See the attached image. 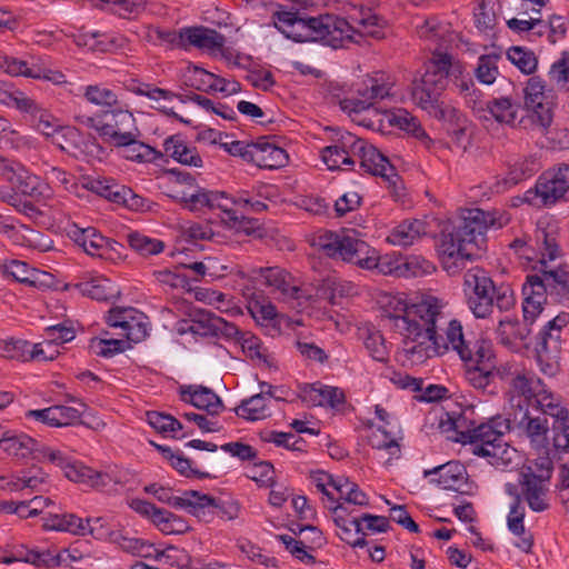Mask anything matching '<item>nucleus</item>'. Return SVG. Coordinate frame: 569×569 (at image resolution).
Wrapping results in <instances>:
<instances>
[{"instance_id":"nucleus-9","label":"nucleus","mask_w":569,"mask_h":569,"mask_svg":"<svg viewBox=\"0 0 569 569\" xmlns=\"http://www.w3.org/2000/svg\"><path fill=\"white\" fill-rule=\"evenodd\" d=\"M106 121H97L92 117H77L81 123L93 128L104 142L109 144H129L133 141V132H138L136 119L122 102L113 109L103 111Z\"/></svg>"},{"instance_id":"nucleus-53","label":"nucleus","mask_w":569,"mask_h":569,"mask_svg":"<svg viewBox=\"0 0 569 569\" xmlns=\"http://www.w3.org/2000/svg\"><path fill=\"white\" fill-rule=\"evenodd\" d=\"M196 490H184L180 496H176L170 488L160 486L156 498L163 503L173 508L183 509L191 515V509L194 503V498H191V495H196Z\"/></svg>"},{"instance_id":"nucleus-57","label":"nucleus","mask_w":569,"mask_h":569,"mask_svg":"<svg viewBox=\"0 0 569 569\" xmlns=\"http://www.w3.org/2000/svg\"><path fill=\"white\" fill-rule=\"evenodd\" d=\"M31 120L37 130L47 137L53 138L59 129H62V126L59 124V120L43 108L42 104L33 112Z\"/></svg>"},{"instance_id":"nucleus-30","label":"nucleus","mask_w":569,"mask_h":569,"mask_svg":"<svg viewBox=\"0 0 569 569\" xmlns=\"http://www.w3.org/2000/svg\"><path fill=\"white\" fill-rule=\"evenodd\" d=\"M0 69L10 76H23L32 79H46L54 83L64 82V74L60 71L41 67L39 64L29 66L28 62L17 58L0 56Z\"/></svg>"},{"instance_id":"nucleus-49","label":"nucleus","mask_w":569,"mask_h":569,"mask_svg":"<svg viewBox=\"0 0 569 569\" xmlns=\"http://www.w3.org/2000/svg\"><path fill=\"white\" fill-rule=\"evenodd\" d=\"M17 562H26L37 567H51L52 553L49 550L29 549L26 545L10 548Z\"/></svg>"},{"instance_id":"nucleus-64","label":"nucleus","mask_w":569,"mask_h":569,"mask_svg":"<svg viewBox=\"0 0 569 569\" xmlns=\"http://www.w3.org/2000/svg\"><path fill=\"white\" fill-rule=\"evenodd\" d=\"M214 73L201 67L193 66L189 69L187 84L206 93L212 92Z\"/></svg>"},{"instance_id":"nucleus-20","label":"nucleus","mask_w":569,"mask_h":569,"mask_svg":"<svg viewBox=\"0 0 569 569\" xmlns=\"http://www.w3.org/2000/svg\"><path fill=\"white\" fill-rule=\"evenodd\" d=\"M191 498H194L191 515L202 521L209 522L213 517L230 521L239 517L240 506L234 500L216 499L199 491Z\"/></svg>"},{"instance_id":"nucleus-62","label":"nucleus","mask_w":569,"mask_h":569,"mask_svg":"<svg viewBox=\"0 0 569 569\" xmlns=\"http://www.w3.org/2000/svg\"><path fill=\"white\" fill-rule=\"evenodd\" d=\"M248 309L258 322H271L278 316L276 307L262 296L250 299Z\"/></svg>"},{"instance_id":"nucleus-3","label":"nucleus","mask_w":569,"mask_h":569,"mask_svg":"<svg viewBox=\"0 0 569 569\" xmlns=\"http://www.w3.org/2000/svg\"><path fill=\"white\" fill-rule=\"evenodd\" d=\"M493 221L490 212L475 208L443 224L437 240V251L448 274H458L478 257L480 241Z\"/></svg>"},{"instance_id":"nucleus-2","label":"nucleus","mask_w":569,"mask_h":569,"mask_svg":"<svg viewBox=\"0 0 569 569\" xmlns=\"http://www.w3.org/2000/svg\"><path fill=\"white\" fill-rule=\"evenodd\" d=\"M508 386L505 425L509 431L526 435L537 452L536 462H552L569 452V411L539 378L528 377L523 369L500 372Z\"/></svg>"},{"instance_id":"nucleus-46","label":"nucleus","mask_w":569,"mask_h":569,"mask_svg":"<svg viewBox=\"0 0 569 569\" xmlns=\"http://www.w3.org/2000/svg\"><path fill=\"white\" fill-rule=\"evenodd\" d=\"M555 106L553 99H550L527 107L531 111L529 118L533 129L538 130L541 134H548L553 123Z\"/></svg>"},{"instance_id":"nucleus-1","label":"nucleus","mask_w":569,"mask_h":569,"mask_svg":"<svg viewBox=\"0 0 569 569\" xmlns=\"http://www.w3.org/2000/svg\"><path fill=\"white\" fill-rule=\"evenodd\" d=\"M443 319L436 299L406 307L402 315H391L392 327L403 337V350L412 361L422 362L445 353L451 347L465 362L475 365L472 382L478 389L495 395L496 353L491 341L466 339L460 321H449L445 336L438 332Z\"/></svg>"},{"instance_id":"nucleus-48","label":"nucleus","mask_w":569,"mask_h":569,"mask_svg":"<svg viewBox=\"0 0 569 569\" xmlns=\"http://www.w3.org/2000/svg\"><path fill=\"white\" fill-rule=\"evenodd\" d=\"M336 490L339 493V498L342 502L338 505H346L348 512L352 515L353 510L350 508L353 506H367L369 503L368 496L360 490L359 486L349 479L339 478L336 485Z\"/></svg>"},{"instance_id":"nucleus-61","label":"nucleus","mask_w":569,"mask_h":569,"mask_svg":"<svg viewBox=\"0 0 569 569\" xmlns=\"http://www.w3.org/2000/svg\"><path fill=\"white\" fill-rule=\"evenodd\" d=\"M498 73V53L491 52L482 54L479 58L478 67L476 69L477 79L485 83L491 84L496 81Z\"/></svg>"},{"instance_id":"nucleus-50","label":"nucleus","mask_w":569,"mask_h":569,"mask_svg":"<svg viewBox=\"0 0 569 569\" xmlns=\"http://www.w3.org/2000/svg\"><path fill=\"white\" fill-rule=\"evenodd\" d=\"M508 60L523 74H533L538 68V58L535 52L525 47L515 46L507 50Z\"/></svg>"},{"instance_id":"nucleus-21","label":"nucleus","mask_w":569,"mask_h":569,"mask_svg":"<svg viewBox=\"0 0 569 569\" xmlns=\"http://www.w3.org/2000/svg\"><path fill=\"white\" fill-rule=\"evenodd\" d=\"M61 151L74 158L84 156H99L103 152L102 147L96 141L94 138L84 137L77 128L66 126L54 134L52 138Z\"/></svg>"},{"instance_id":"nucleus-6","label":"nucleus","mask_w":569,"mask_h":569,"mask_svg":"<svg viewBox=\"0 0 569 569\" xmlns=\"http://www.w3.org/2000/svg\"><path fill=\"white\" fill-rule=\"evenodd\" d=\"M536 242L541 253L539 263L540 274H530L529 281L535 284L540 283L545 289V295L555 297L560 303L569 306V270L567 264H559L551 268L548 261H553L561 257V248L553 233L545 229L536 231Z\"/></svg>"},{"instance_id":"nucleus-33","label":"nucleus","mask_w":569,"mask_h":569,"mask_svg":"<svg viewBox=\"0 0 569 569\" xmlns=\"http://www.w3.org/2000/svg\"><path fill=\"white\" fill-rule=\"evenodd\" d=\"M186 49L194 47L206 50L211 54H217L218 50H222L226 43V37L214 29L207 27H184Z\"/></svg>"},{"instance_id":"nucleus-7","label":"nucleus","mask_w":569,"mask_h":569,"mask_svg":"<svg viewBox=\"0 0 569 569\" xmlns=\"http://www.w3.org/2000/svg\"><path fill=\"white\" fill-rule=\"evenodd\" d=\"M272 23L286 38L296 42H321L333 48L332 37L337 23L341 22L335 14L300 17L298 12L277 11L272 14Z\"/></svg>"},{"instance_id":"nucleus-13","label":"nucleus","mask_w":569,"mask_h":569,"mask_svg":"<svg viewBox=\"0 0 569 569\" xmlns=\"http://www.w3.org/2000/svg\"><path fill=\"white\" fill-rule=\"evenodd\" d=\"M341 23H337V29L333 33V48H341L349 42H358L356 39L359 37H375L381 36L382 19L375 14L370 9H353L348 13L347 18L339 17Z\"/></svg>"},{"instance_id":"nucleus-36","label":"nucleus","mask_w":569,"mask_h":569,"mask_svg":"<svg viewBox=\"0 0 569 569\" xmlns=\"http://www.w3.org/2000/svg\"><path fill=\"white\" fill-rule=\"evenodd\" d=\"M358 160L361 168L373 176H380L381 178L391 177V179L396 176V168L390 163L389 159L369 142L366 143Z\"/></svg>"},{"instance_id":"nucleus-41","label":"nucleus","mask_w":569,"mask_h":569,"mask_svg":"<svg viewBox=\"0 0 569 569\" xmlns=\"http://www.w3.org/2000/svg\"><path fill=\"white\" fill-rule=\"evenodd\" d=\"M76 42L92 51L109 52L121 48L124 39L112 33L94 31L79 34Z\"/></svg>"},{"instance_id":"nucleus-47","label":"nucleus","mask_w":569,"mask_h":569,"mask_svg":"<svg viewBox=\"0 0 569 569\" xmlns=\"http://www.w3.org/2000/svg\"><path fill=\"white\" fill-rule=\"evenodd\" d=\"M147 420L156 431L166 437H172L174 439L187 437V433L179 435V431L183 429V426L171 415L150 411L147 412Z\"/></svg>"},{"instance_id":"nucleus-58","label":"nucleus","mask_w":569,"mask_h":569,"mask_svg":"<svg viewBox=\"0 0 569 569\" xmlns=\"http://www.w3.org/2000/svg\"><path fill=\"white\" fill-rule=\"evenodd\" d=\"M161 513L159 519L156 520V526L164 535H182L190 529L188 522L180 516L164 509Z\"/></svg>"},{"instance_id":"nucleus-32","label":"nucleus","mask_w":569,"mask_h":569,"mask_svg":"<svg viewBox=\"0 0 569 569\" xmlns=\"http://www.w3.org/2000/svg\"><path fill=\"white\" fill-rule=\"evenodd\" d=\"M525 515L526 508L522 503L521 495L515 493V500L511 502L507 516V527L513 536L519 538L516 542V547L529 553L533 546V536L525 527Z\"/></svg>"},{"instance_id":"nucleus-44","label":"nucleus","mask_w":569,"mask_h":569,"mask_svg":"<svg viewBox=\"0 0 569 569\" xmlns=\"http://www.w3.org/2000/svg\"><path fill=\"white\" fill-rule=\"evenodd\" d=\"M427 233V224L422 220L403 221L388 237L395 246L408 247Z\"/></svg>"},{"instance_id":"nucleus-45","label":"nucleus","mask_w":569,"mask_h":569,"mask_svg":"<svg viewBox=\"0 0 569 569\" xmlns=\"http://www.w3.org/2000/svg\"><path fill=\"white\" fill-rule=\"evenodd\" d=\"M267 400L268 398L263 392L257 393L248 399H243L234 411L239 417L251 421L264 419L270 416Z\"/></svg>"},{"instance_id":"nucleus-60","label":"nucleus","mask_w":569,"mask_h":569,"mask_svg":"<svg viewBox=\"0 0 569 569\" xmlns=\"http://www.w3.org/2000/svg\"><path fill=\"white\" fill-rule=\"evenodd\" d=\"M472 110L487 130L495 128L498 121V99L473 100Z\"/></svg>"},{"instance_id":"nucleus-27","label":"nucleus","mask_w":569,"mask_h":569,"mask_svg":"<svg viewBox=\"0 0 569 569\" xmlns=\"http://www.w3.org/2000/svg\"><path fill=\"white\" fill-rule=\"evenodd\" d=\"M417 34L420 39L430 44L432 54L443 53L449 43L453 41L450 24L440 20L438 17H429L417 23Z\"/></svg>"},{"instance_id":"nucleus-37","label":"nucleus","mask_w":569,"mask_h":569,"mask_svg":"<svg viewBox=\"0 0 569 569\" xmlns=\"http://www.w3.org/2000/svg\"><path fill=\"white\" fill-rule=\"evenodd\" d=\"M522 292L525 295L522 303L523 322L530 326L543 311V305L547 300V296L545 295L543 287L540 283L535 284L533 281H529L528 276L527 281L522 287Z\"/></svg>"},{"instance_id":"nucleus-54","label":"nucleus","mask_w":569,"mask_h":569,"mask_svg":"<svg viewBox=\"0 0 569 569\" xmlns=\"http://www.w3.org/2000/svg\"><path fill=\"white\" fill-rule=\"evenodd\" d=\"M550 82L560 91H569V53L562 52L561 57L556 60L548 72Z\"/></svg>"},{"instance_id":"nucleus-24","label":"nucleus","mask_w":569,"mask_h":569,"mask_svg":"<svg viewBox=\"0 0 569 569\" xmlns=\"http://www.w3.org/2000/svg\"><path fill=\"white\" fill-rule=\"evenodd\" d=\"M127 91L132 92L137 96L147 97L153 103L151 107L167 117L179 120L180 122L188 123L182 117L174 112L172 108H168L164 102L177 99L178 93L156 87L152 83H146L138 79H129L123 83Z\"/></svg>"},{"instance_id":"nucleus-42","label":"nucleus","mask_w":569,"mask_h":569,"mask_svg":"<svg viewBox=\"0 0 569 569\" xmlns=\"http://www.w3.org/2000/svg\"><path fill=\"white\" fill-rule=\"evenodd\" d=\"M21 194L31 198L34 201L44 200L50 197L51 189L40 177L30 173L26 168L13 182Z\"/></svg>"},{"instance_id":"nucleus-56","label":"nucleus","mask_w":569,"mask_h":569,"mask_svg":"<svg viewBox=\"0 0 569 569\" xmlns=\"http://www.w3.org/2000/svg\"><path fill=\"white\" fill-rule=\"evenodd\" d=\"M496 2L497 0H479L475 9V21L479 30H493L497 21Z\"/></svg>"},{"instance_id":"nucleus-8","label":"nucleus","mask_w":569,"mask_h":569,"mask_svg":"<svg viewBox=\"0 0 569 569\" xmlns=\"http://www.w3.org/2000/svg\"><path fill=\"white\" fill-rule=\"evenodd\" d=\"M395 79L385 71H375L357 84V97L340 100V108L351 114H360L375 109V104L392 96Z\"/></svg>"},{"instance_id":"nucleus-4","label":"nucleus","mask_w":569,"mask_h":569,"mask_svg":"<svg viewBox=\"0 0 569 569\" xmlns=\"http://www.w3.org/2000/svg\"><path fill=\"white\" fill-rule=\"evenodd\" d=\"M320 250L333 259L352 262L363 269L376 268L382 274L401 277L403 259H391L389 256L377 257L376 250L356 237L355 230L348 232L325 231L316 239Z\"/></svg>"},{"instance_id":"nucleus-63","label":"nucleus","mask_w":569,"mask_h":569,"mask_svg":"<svg viewBox=\"0 0 569 569\" xmlns=\"http://www.w3.org/2000/svg\"><path fill=\"white\" fill-rule=\"evenodd\" d=\"M321 159L329 170L342 169L343 166H353L356 162L349 153L341 151L335 143L322 149Z\"/></svg>"},{"instance_id":"nucleus-15","label":"nucleus","mask_w":569,"mask_h":569,"mask_svg":"<svg viewBox=\"0 0 569 569\" xmlns=\"http://www.w3.org/2000/svg\"><path fill=\"white\" fill-rule=\"evenodd\" d=\"M62 473L70 480L90 488H106L112 483H126L128 473L119 465H103L94 469L90 465H59Z\"/></svg>"},{"instance_id":"nucleus-17","label":"nucleus","mask_w":569,"mask_h":569,"mask_svg":"<svg viewBox=\"0 0 569 569\" xmlns=\"http://www.w3.org/2000/svg\"><path fill=\"white\" fill-rule=\"evenodd\" d=\"M465 290L471 291L468 306L477 318H486L492 312L496 287L483 270L470 269L466 272Z\"/></svg>"},{"instance_id":"nucleus-22","label":"nucleus","mask_w":569,"mask_h":569,"mask_svg":"<svg viewBox=\"0 0 569 569\" xmlns=\"http://www.w3.org/2000/svg\"><path fill=\"white\" fill-rule=\"evenodd\" d=\"M423 477H432L431 483L462 495L469 493L472 488L465 465H437L432 469L423 470Z\"/></svg>"},{"instance_id":"nucleus-23","label":"nucleus","mask_w":569,"mask_h":569,"mask_svg":"<svg viewBox=\"0 0 569 569\" xmlns=\"http://www.w3.org/2000/svg\"><path fill=\"white\" fill-rule=\"evenodd\" d=\"M259 277L268 287L273 288L284 301H298L301 305L302 299H307L301 287L296 283L293 277L284 269L279 267L260 268Z\"/></svg>"},{"instance_id":"nucleus-39","label":"nucleus","mask_w":569,"mask_h":569,"mask_svg":"<svg viewBox=\"0 0 569 569\" xmlns=\"http://www.w3.org/2000/svg\"><path fill=\"white\" fill-rule=\"evenodd\" d=\"M442 90L431 87L425 82L423 79L416 80L412 87V99L423 110L433 114L435 117H442L443 112L440 108V97Z\"/></svg>"},{"instance_id":"nucleus-19","label":"nucleus","mask_w":569,"mask_h":569,"mask_svg":"<svg viewBox=\"0 0 569 569\" xmlns=\"http://www.w3.org/2000/svg\"><path fill=\"white\" fill-rule=\"evenodd\" d=\"M84 187L118 204H123L131 210H141L144 208L146 199L134 193L130 188L118 183L111 178H89Z\"/></svg>"},{"instance_id":"nucleus-26","label":"nucleus","mask_w":569,"mask_h":569,"mask_svg":"<svg viewBox=\"0 0 569 569\" xmlns=\"http://www.w3.org/2000/svg\"><path fill=\"white\" fill-rule=\"evenodd\" d=\"M461 74V64L453 63L452 57L448 53H436L426 63L425 73L421 79L431 87L445 91L451 76Z\"/></svg>"},{"instance_id":"nucleus-28","label":"nucleus","mask_w":569,"mask_h":569,"mask_svg":"<svg viewBox=\"0 0 569 569\" xmlns=\"http://www.w3.org/2000/svg\"><path fill=\"white\" fill-rule=\"evenodd\" d=\"M299 398L309 406L339 409L346 401L345 393L338 387L316 382L299 387Z\"/></svg>"},{"instance_id":"nucleus-38","label":"nucleus","mask_w":569,"mask_h":569,"mask_svg":"<svg viewBox=\"0 0 569 569\" xmlns=\"http://www.w3.org/2000/svg\"><path fill=\"white\" fill-rule=\"evenodd\" d=\"M163 150L168 157H171L181 164L196 168L202 167V159L197 149L188 146L179 134L167 138L163 142Z\"/></svg>"},{"instance_id":"nucleus-25","label":"nucleus","mask_w":569,"mask_h":569,"mask_svg":"<svg viewBox=\"0 0 569 569\" xmlns=\"http://www.w3.org/2000/svg\"><path fill=\"white\" fill-rule=\"evenodd\" d=\"M333 513V521L338 528L337 535L346 543L353 548H362L367 545L363 527L358 517L348 512L346 505L329 506Z\"/></svg>"},{"instance_id":"nucleus-43","label":"nucleus","mask_w":569,"mask_h":569,"mask_svg":"<svg viewBox=\"0 0 569 569\" xmlns=\"http://www.w3.org/2000/svg\"><path fill=\"white\" fill-rule=\"evenodd\" d=\"M288 156L286 151L272 143L257 141L253 151V161L261 168H279L287 163Z\"/></svg>"},{"instance_id":"nucleus-11","label":"nucleus","mask_w":569,"mask_h":569,"mask_svg":"<svg viewBox=\"0 0 569 569\" xmlns=\"http://www.w3.org/2000/svg\"><path fill=\"white\" fill-rule=\"evenodd\" d=\"M525 200L532 204L550 207L569 200V164L561 163L545 171L535 188L525 193Z\"/></svg>"},{"instance_id":"nucleus-52","label":"nucleus","mask_w":569,"mask_h":569,"mask_svg":"<svg viewBox=\"0 0 569 569\" xmlns=\"http://www.w3.org/2000/svg\"><path fill=\"white\" fill-rule=\"evenodd\" d=\"M131 249L143 257L156 256L163 251L164 243L140 232H131L127 236Z\"/></svg>"},{"instance_id":"nucleus-18","label":"nucleus","mask_w":569,"mask_h":569,"mask_svg":"<svg viewBox=\"0 0 569 569\" xmlns=\"http://www.w3.org/2000/svg\"><path fill=\"white\" fill-rule=\"evenodd\" d=\"M84 528L86 536L90 535L97 540L111 541L120 546L123 550L141 557L150 556V545L141 539L123 536V533L114 529L106 518H88L84 520Z\"/></svg>"},{"instance_id":"nucleus-14","label":"nucleus","mask_w":569,"mask_h":569,"mask_svg":"<svg viewBox=\"0 0 569 569\" xmlns=\"http://www.w3.org/2000/svg\"><path fill=\"white\" fill-rule=\"evenodd\" d=\"M171 197L180 201L182 207L190 211H200L203 208L221 209L224 214L223 221L229 227H237L240 219H243V216H238L236 210L229 208V206L223 202V200H228V194L226 192L210 191L197 186L190 191L177 190Z\"/></svg>"},{"instance_id":"nucleus-51","label":"nucleus","mask_w":569,"mask_h":569,"mask_svg":"<svg viewBox=\"0 0 569 569\" xmlns=\"http://www.w3.org/2000/svg\"><path fill=\"white\" fill-rule=\"evenodd\" d=\"M83 97L88 102L107 109H113L121 103L114 91L101 84L87 86L83 91Z\"/></svg>"},{"instance_id":"nucleus-34","label":"nucleus","mask_w":569,"mask_h":569,"mask_svg":"<svg viewBox=\"0 0 569 569\" xmlns=\"http://www.w3.org/2000/svg\"><path fill=\"white\" fill-rule=\"evenodd\" d=\"M181 399L209 415H218L223 403L220 397L210 388L203 386H186L181 388Z\"/></svg>"},{"instance_id":"nucleus-40","label":"nucleus","mask_w":569,"mask_h":569,"mask_svg":"<svg viewBox=\"0 0 569 569\" xmlns=\"http://www.w3.org/2000/svg\"><path fill=\"white\" fill-rule=\"evenodd\" d=\"M190 317V320L181 322L179 329L181 333L190 332L201 337L214 336L217 315L204 309H194Z\"/></svg>"},{"instance_id":"nucleus-10","label":"nucleus","mask_w":569,"mask_h":569,"mask_svg":"<svg viewBox=\"0 0 569 569\" xmlns=\"http://www.w3.org/2000/svg\"><path fill=\"white\" fill-rule=\"evenodd\" d=\"M569 323V313L561 312L548 320L540 330L536 353L540 370L547 376H555L559 369V359L562 350V330Z\"/></svg>"},{"instance_id":"nucleus-16","label":"nucleus","mask_w":569,"mask_h":569,"mask_svg":"<svg viewBox=\"0 0 569 569\" xmlns=\"http://www.w3.org/2000/svg\"><path fill=\"white\" fill-rule=\"evenodd\" d=\"M553 465H522L519 482L529 508L541 512L549 508L545 500L547 483L551 479Z\"/></svg>"},{"instance_id":"nucleus-31","label":"nucleus","mask_w":569,"mask_h":569,"mask_svg":"<svg viewBox=\"0 0 569 569\" xmlns=\"http://www.w3.org/2000/svg\"><path fill=\"white\" fill-rule=\"evenodd\" d=\"M530 331L528 323L506 316L500 319V345L512 352L521 353L529 348Z\"/></svg>"},{"instance_id":"nucleus-12","label":"nucleus","mask_w":569,"mask_h":569,"mask_svg":"<svg viewBox=\"0 0 569 569\" xmlns=\"http://www.w3.org/2000/svg\"><path fill=\"white\" fill-rule=\"evenodd\" d=\"M0 449L9 457L32 459L39 462L49 460L70 462L66 451L48 447L26 433L11 430L1 432Z\"/></svg>"},{"instance_id":"nucleus-59","label":"nucleus","mask_w":569,"mask_h":569,"mask_svg":"<svg viewBox=\"0 0 569 569\" xmlns=\"http://www.w3.org/2000/svg\"><path fill=\"white\" fill-rule=\"evenodd\" d=\"M401 276L402 277H422L431 274L435 271V266L431 261L427 260L421 256H409L403 259L401 263Z\"/></svg>"},{"instance_id":"nucleus-35","label":"nucleus","mask_w":569,"mask_h":569,"mask_svg":"<svg viewBox=\"0 0 569 569\" xmlns=\"http://www.w3.org/2000/svg\"><path fill=\"white\" fill-rule=\"evenodd\" d=\"M48 476L38 465H31L14 477H0V490L19 491L23 489L37 490L47 483Z\"/></svg>"},{"instance_id":"nucleus-5","label":"nucleus","mask_w":569,"mask_h":569,"mask_svg":"<svg viewBox=\"0 0 569 569\" xmlns=\"http://www.w3.org/2000/svg\"><path fill=\"white\" fill-rule=\"evenodd\" d=\"M473 407L467 406L460 411L446 412L440 419L439 428L442 432H452L448 439L469 446L473 455L488 458L495 457L498 448V420L491 417L487 422L477 423Z\"/></svg>"},{"instance_id":"nucleus-29","label":"nucleus","mask_w":569,"mask_h":569,"mask_svg":"<svg viewBox=\"0 0 569 569\" xmlns=\"http://www.w3.org/2000/svg\"><path fill=\"white\" fill-rule=\"evenodd\" d=\"M70 238L77 246L82 250L96 258H104L108 253L113 250V244L117 242L104 236H102L96 228H79L74 227L70 231Z\"/></svg>"},{"instance_id":"nucleus-55","label":"nucleus","mask_w":569,"mask_h":569,"mask_svg":"<svg viewBox=\"0 0 569 569\" xmlns=\"http://www.w3.org/2000/svg\"><path fill=\"white\" fill-rule=\"evenodd\" d=\"M2 356L19 361L31 360L32 343L23 339H6L1 341Z\"/></svg>"}]
</instances>
